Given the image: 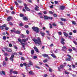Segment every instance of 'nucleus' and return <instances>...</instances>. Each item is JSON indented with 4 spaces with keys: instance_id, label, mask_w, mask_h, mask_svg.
Masks as SVG:
<instances>
[{
    "instance_id": "nucleus-1",
    "label": "nucleus",
    "mask_w": 77,
    "mask_h": 77,
    "mask_svg": "<svg viewBox=\"0 0 77 77\" xmlns=\"http://www.w3.org/2000/svg\"><path fill=\"white\" fill-rule=\"evenodd\" d=\"M32 41L35 42V44H38V45H41L42 43H41V38L39 37L37 38V40L35 39H33Z\"/></svg>"
},
{
    "instance_id": "nucleus-2",
    "label": "nucleus",
    "mask_w": 77,
    "mask_h": 77,
    "mask_svg": "<svg viewBox=\"0 0 77 77\" xmlns=\"http://www.w3.org/2000/svg\"><path fill=\"white\" fill-rule=\"evenodd\" d=\"M32 29L34 31H35L37 33H39V29L38 27L33 26L32 27Z\"/></svg>"
},
{
    "instance_id": "nucleus-3",
    "label": "nucleus",
    "mask_w": 77,
    "mask_h": 77,
    "mask_svg": "<svg viewBox=\"0 0 77 77\" xmlns=\"http://www.w3.org/2000/svg\"><path fill=\"white\" fill-rule=\"evenodd\" d=\"M5 27H6V24L3 25L2 26H0V29L2 30L5 29Z\"/></svg>"
},
{
    "instance_id": "nucleus-4",
    "label": "nucleus",
    "mask_w": 77,
    "mask_h": 77,
    "mask_svg": "<svg viewBox=\"0 0 77 77\" xmlns=\"http://www.w3.org/2000/svg\"><path fill=\"white\" fill-rule=\"evenodd\" d=\"M64 67H65V66H64V65H60V67H58V70H59V71H61V70H60L61 68V69H62Z\"/></svg>"
},
{
    "instance_id": "nucleus-5",
    "label": "nucleus",
    "mask_w": 77,
    "mask_h": 77,
    "mask_svg": "<svg viewBox=\"0 0 77 77\" xmlns=\"http://www.w3.org/2000/svg\"><path fill=\"white\" fill-rule=\"evenodd\" d=\"M64 41H65V39H63V38H62L61 39V43L63 44V45H65V42H64Z\"/></svg>"
},
{
    "instance_id": "nucleus-6",
    "label": "nucleus",
    "mask_w": 77,
    "mask_h": 77,
    "mask_svg": "<svg viewBox=\"0 0 77 77\" xmlns=\"http://www.w3.org/2000/svg\"><path fill=\"white\" fill-rule=\"evenodd\" d=\"M13 58H14V55H12L11 57L10 58V60L11 61H13L14 60Z\"/></svg>"
},
{
    "instance_id": "nucleus-7",
    "label": "nucleus",
    "mask_w": 77,
    "mask_h": 77,
    "mask_svg": "<svg viewBox=\"0 0 77 77\" xmlns=\"http://www.w3.org/2000/svg\"><path fill=\"white\" fill-rule=\"evenodd\" d=\"M12 18V17L11 16H9L8 17L7 19V21H9L10 20H11Z\"/></svg>"
},
{
    "instance_id": "nucleus-8",
    "label": "nucleus",
    "mask_w": 77,
    "mask_h": 77,
    "mask_svg": "<svg viewBox=\"0 0 77 77\" xmlns=\"http://www.w3.org/2000/svg\"><path fill=\"white\" fill-rule=\"evenodd\" d=\"M65 6L62 5V6H60V9L61 10H64V9H65Z\"/></svg>"
},
{
    "instance_id": "nucleus-9",
    "label": "nucleus",
    "mask_w": 77,
    "mask_h": 77,
    "mask_svg": "<svg viewBox=\"0 0 77 77\" xmlns=\"http://www.w3.org/2000/svg\"><path fill=\"white\" fill-rule=\"evenodd\" d=\"M6 51H8V52H11V51H12L10 49L6 48Z\"/></svg>"
},
{
    "instance_id": "nucleus-10",
    "label": "nucleus",
    "mask_w": 77,
    "mask_h": 77,
    "mask_svg": "<svg viewBox=\"0 0 77 77\" xmlns=\"http://www.w3.org/2000/svg\"><path fill=\"white\" fill-rule=\"evenodd\" d=\"M34 48L36 52H37V53H39V51H38V49L37 47H34Z\"/></svg>"
},
{
    "instance_id": "nucleus-11",
    "label": "nucleus",
    "mask_w": 77,
    "mask_h": 77,
    "mask_svg": "<svg viewBox=\"0 0 77 77\" xmlns=\"http://www.w3.org/2000/svg\"><path fill=\"white\" fill-rule=\"evenodd\" d=\"M25 8L26 10V11H30V9L28 8L27 7H25Z\"/></svg>"
},
{
    "instance_id": "nucleus-12",
    "label": "nucleus",
    "mask_w": 77,
    "mask_h": 77,
    "mask_svg": "<svg viewBox=\"0 0 77 77\" xmlns=\"http://www.w3.org/2000/svg\"><path fill=\"white\" fill-rule=\"evenodd\" d=\"M40 34H41V35L42 36H44L45 35V33L44 32H40Z\"/></svg>"
},
{
    "instance_id": "nucleus-13",
    "label": "nucleus",
    "mask_w": 77,
    "mask_h": 77,
    "mask_svg": "<svg viewBox=\"0 0 77 77\" xmlns=\"http://www.w3.org/2000/svg\"><path fill=\"white\" fill-rule=\"evenodd\" d=\"M23 20H25V21H26V20H27L28 19H27V18L26 17H23Z\"/></svg>"
},
{
    "instance_id": "nucleus-14",
    "label": "nucleus",
    "mask_w": 77,
    "mask_h": 77,
    "mask_svg": "<svg viewBox=\"0 0 77 77\" xmlns=\"http://www.w3.org/2000/svg\"><path fill=\"white\" fill-rule=\"evenodd\" d=\"M44 18V19H45L46 20H48V17L47 16H45Z\"/></svg>"
},
{
    "instance_id": "nucleus-15",
    "label": "nucleus",
    "mask_w": 77,
    "mask_h": 77,
    "mask_svg": "<svg viewBox=\"0 0 77 77\" xmlns=\"http://www.w3.org/2000/svg\"><path fill=\"white\" fill-rule=\"evenodd\" d=\"M63 33L65 36H66V37H67V36H68V34L66 33V32H64Z\"/></svg>"
},
{
    "instance_id": "nucleus-16",
    "label": "nucleus",
    "mask_w": 77,
    "mask_h": 77,
    "mask_svg": "<svg viewBox=\"0 0 77 77\" xmlns=\"http://www.w3.org/2000/svg\"><path fill=\"white\" fill-rule=\"evenodd\" d=\"M29 73L30 75H33L34 73L33 72H32V71H30L29 72Z\"/></svg>"
},
{
    "instance_id": "nucleus-17",
    "label": "nucleus",
    "mask_w": 77,
    "mask_h": 77,
    "mask_svg": "<svg viewBox=\"0 0 77 77\" xmlns=\"http://www.w3.org/2000/svg\"><path fill=\"white\" fill-rule=\"evenodd\" d=\"M42 56H43L44 57H47L48 56V55L46 54H43L42 55Z\"/></svg>"
},
{
    "instance_id": "nucleus-18",
    "label": "nucleus",
    "mask_w": 77,
    "mask_h": 77,
    "mask_svg": "<svg viewBox=\"0 0 77 77\" xmlns=\"http://www.w3.org/2000/svg\"><path fill=\"white\" fill-rule=\"evenodd\" d=\"M51 56H52V57H53L54 58H56V56L53 54H51Z\"/></svg>"
},
{
    "instance_id": "nucleus-19",
    "label": "nucleus",
    "mask_w": 77,
    "mask_h": 77,
    "mask_svg": "<svg viewBox=\"0 0 77 77\" xmlns=\"http://www.w3.org/2000/svg\"><path fill=\"white\" fill-rule=\"evenodd\" d=\"M72 23L73 24H74V25H75L76 24V23L75 21H72Z\"/></svg>"
},
{
    "instance_id": "nucleus-20",
    "label": "nucleus",
    "mask_w": 77,
    "mask_h": 77,
    "mask_svg": "<svg viewBox=\"0 0 77 77\" xmlns=\"http://www.w3.org/2000/svg\"><path fill=\"white\" fill-rule=\"evenodd\" d=\"M61 20L62 21H66V19H65L62 18L61 19Z\"/></svg>"
},
{
    "instance_id": "nucleus-21",
    "label": "nucleus",
    "mask_w": 77,
    "mask_h": 77,
    "mask_svg": "<svg viewBox=\"0 0 77 77\" xmlns=\"http://www.w3.org/2000/svg\"><path fill=\"white\" fill-rule=\"evenodd\" d=\"M29 65H33V63L31 61H29Z\"/></svg>"
},
{
    "instance_id": "nucleus-22",
    "label": "nucleus",
    "mask_w": 77,
    "mask_h": 77,
    "mask_svg": "<svg viewBox=\"0 0 77 77\" xmlns=\"http://www.w3.org/2000/svg\"><path fill=\"white\" fill-rule=\"evenodd\" d=\"M13 74H18V72L16 71H13Z\"/></svg>"
},
{
    "instance_id": "nucleus-23",
    "label": "nucleus",
    "mask_w": 77,
    "mask_h": 77,
    "mask_svg": "<svg viewBox=\"0 0 77 77\" xmlns=\"http://www.w3.org/2000/svg\"><path fill=\"white\" fill-rule=\"evenodd\" d=\"M70 60H71V58H68L66 59V61H68V60L69 61H70Z\"/></svg>"
},
{
    "instance_id": "nucleus-24",
    "label": "nucleus",
    "mask_w": 77,
    "mask_h": 77,
    "mask_svg": "<svg viewBox=\"0 0 77 77\" xmlns=\"http://www.w3.org/2000/svg\"><path fill=\"white\" fill-rule=\"evenodd\" d=\"M18 41L19 42H20V43L22 42L21 41V40L20 38H18Z\"/></svg>"
},
{
    "instance_id": "nucleus-25",
    "label": "nucleus",
    "mask_w": 77,
    "mask_h": 77,
    "mask_svg": "<svg viewBox=\"0 0 77 77\" xmlns=\"http://www.w3.org/2000/svg\"><path fill=\"white\" fill-rule=\"evenodd\" d=\"M31 53L32 54H34V50H32L31 51Z\"/></svg>"
},
{
    "instance_id": "nucleus-26",
    "label": "nucleus",
    "mask_w": 77,
    "mask_h": 77,
    "mask_svg": "<svg viewBox=\"0 0 77 77\" xmlns=\"http://www.w3.org/2000/svg\"><path fill=\"white\" fill-rule=\"evenodd\" d=\"M17 1L18 2V3H22V1L21 0H17Z\"/></svg>"
},
{
    "instance_id": "nucleus-27",
    "label": "nucleus",
    "mask_w": 77,
    "mask_h": 77,
    "mask_svg": "<svg viewBox=\"0 0 77 77\" xmlns=\"http://www.w3.org/2000/svg\"><path fill=\"white\" fill-rule=\"evenodd\" d=\"M52 25L54 26V27H56V26H57V25L56 24H55L54 23H53L52 24Z\"/></svg>"
},
{
    "instance_id": "nucleus-28",
    "label": "nucleus",
    "mask_w": 77,
    "mask_h": 77,
    "mask_svg": "<svg viewBox=\"0 0 77 77\" xmlns=\"http://www.w3.org/2000/svg\"><path fill=\"white\" fill-rule=\"evenodd\" d=\"M23 65H24V66H26V70H27V68H26V66L27 65V64L26 63H23Z\"/></svg>"
},
{
    "instance_id": "nucleus-29",
    "label": "nucleus",
    "mask_w": 77,
    "mask_h": 77,
    "mask_svg": "<svg viewBox=\"0 0 77 77\" xmlns=\"http://www.w3.org/2000/svg\"><path fill=\"white\" fill-rule=\"evenodd\" d=\"M49 25L50 26V29H52V28H53V27L52 26V25H51V23H49Z\"/></svg>"
},
{
    "instance_id": "nucleus-30",
    "label": "nucleus",
    "mask_w": 77,
    "mask_h": 77,
    "mask_svg": "<svg viewBox=\"0 0 77 77\" xmlns=\"http://www.w3.org/2000/svg\"><path fill=\"white\" fill-rule=\"evenodd\" d=\"M65 72L66 74L68 75L69 74V72H68L65 71Z\"/></svg>"
},
{
    "instance_id": "nucleus-31",
    "label": "nucleus",
    "mask_w": 77,
    "mask_h": 77,
    "mask_svg": "<svg viewBox=\"0 0 77 77\" xmlns=\"http://www.w3.org/2000/svg\"><path fill=\"white\" fill-rule=\"evenodd\" d=\"M3 65H6V63L5 61L3 62Z\"/></svg>"
},
{
    "instance_id": "nucleus-32",
    "label": "nucleus",
    "mask_w": 77,
    "mask_h": 77,
    "mask_svg": "<svg viewBox=\"0 0 77 77\" xmlns=\"http://www.w3.org/2000/svg\"><path fill=\"white\" fill-rule=\"evenodd\" d=\"M16 32L17 33V34H20V31L17 30L16 31Z\"/></svg>"
},
{
    "instance_id": "nucleus-33",
    "label": "nucleus",
    "mask_w": 77,
    "mask_h": 77,
    "mask_svg": "<svg viewBox=\"0 0 77 77\" xmlns=\"http://www.w3.org/2000/svg\"><path fill=\"white\" fill-rule=\"evenodd\" d=\"M27 67H30V65L29 64H26V68H27Z\"/></svg>"
},
{
    "instance_id": "nucleus-34",
    "label": "nucleus",
    "mask_w": 77,
    "mask_h": 77,
    "mask_svg": "<svg viewBox=\"0 0 77 77\" xmlns=\"http://www.w3.org/2000/svg\"><path fill=\"white\" fill-rule=\"evenodd\" d=\"M11 33H13V32H15V30L13 29H11Z\"/></svg>"
},
{
    "instance_id": "nucleus-35",
    "label": "nucleus",
    "mask_w": 77,
    "mask_h": 77,
    "mask_svg": "<svg viewBox=\"0 0 77 77\" xmlns=\"http://www.w3.org/2000/svg\"><path fill=\"white\" fill-rule=\"evenodd\" d=\"M20 16L21 17H23L24 16V14H20Z\"/></svg>"
},
{
    "instance_id": "nucleus-36",
    "label": "nucleus",
    "mask_w": 77,
    "mask_h": 77,
    "mask_svg": "<svg viewBox=\"0 0 77 77\" xmlns=\"http://www.w3.org/2000/svg\"><path fill=\"white\" fill-rule=\"evenodd\" d=\"M14 3H15L16 6H18V3H17V2H15Z\"/></svg>"
},
{
    "instance_id": "nucleus-37",
    "label": "nucleus",
    "mask_w": 77,
    "mask_h": 77,
    "mask_svg": "<svg viewBox=\"0 0 77 77\" xmlns=\"http://www.w3.org/2000/svg\"><path fill=\"white\" fill-rule=\"evenodd\" d=\"M53 20V17H48V20Z\"/></svg>"
},
{
    "instance_id": "nucleus-38",
    "label": "nucleus",
    "mask_w": 77,
    "mask_h": 77,
    "mask_svg": "<svg viewBox=\"0 0 77 77\" xmlns=\"http://www.w3.org/2000/svg\"><path fill=\"white\" fill-rule=\"evenodd\" d=\"M19 26H23V24L22 23H20L19 24Z\"/></svg>"
},
{
    "instance_id": "nucleus-39",
    "label": "nucleus",
    "mask_w": 77,
    "mask_h": 77,
    "mask_svg": "<svg viewBox=\"0 0 77 77\" xmlns=\"http://www.w3.org/2000/svg\"><path fill=\"white\" fill-rule=\"evenodd\" d=\"M62 48L63 49H64V50L66 49V46H63L62 47Z\"/></svg>"
},
{
    "instance_id": "nucleus-40",
    "label": "nucleus",
    "mask_w": 77,
    "mask_h": 77,
    "mask_svg": "<svg viewBox=\"0 0 77 77\" xmlns=\"http://www.w3.org/2000/svg\"><path fill=\"white\" fill-rule=\"evenodd\" d=\"M35 10L37 11H39V9H38V8H35Z\"/></svg>"
},
{
    "instance_id": "nucleus-41",
    "label": "nucleus",
    "mask_w": 77,
    "mask_h": 77,
    "mask_svg": "<svg viewBox=\"0 0 77 77\" xmlns=\"http://www.w3.org/2000/svg\"><path fill=\"white\" fill-rule=\"evenodd\" d=\"M5 61H8V58L7 57H5Z\"/></svg>"
},
{
    "instance_id": "nucleus-42",
    "label": "nucleus",
    "mask_w": 77,
    "mask_h": 77,
    "mask_svg": "<svg viewBox=\"0 0 77 77\" xmlns=\"http://www.w3.org/2000/svg\"><path fill=\"white\" fill-rule=\"evenodd\" d=\"M52 69H51V68H49V71L50 72H52Z\"/></svg>"
},
{
    "instance_id": "nucleus-43",
    "label": "nucleus",
    "mask_w": 77,
    "mask_h": 77,
    "mask_svg": "<svg viewBox=\"0 0 77 77\" xmlns=\"http://www.w3.org/2000/svg\"><path fill=\"white\" fill-rule=\"evenodd\" d=\"M20 44L23 45V46L25 45V44H24V43L22 42Z\"/></svg>"
},
{
    "instance_id": "nucleus-44",
    "label": "nucleus",
    "mask_w": 77,
    "mask_h": 77,
    "mask_svg": "<svg viewBox=\"0 0 77 77\" xmlns=\"http://www.w3.org/2000/svg\"><path fill=\"white\" fill-rule=\"evenodd\" d=\"M72 48L73 50H75V51L76 50V49L74 47H72Z\"/></svg>"
},
{
    "instance_id": "nucleus-45",
    "label": "nucleus",
    "mask_w": 77,
    "mask_h": 77,
    "mask_svg": "<svg viewBox=\"0 0 77 77\" xmlns=\"http://www.w3.org/2000/svg\"><path fill=\"white\" fill-rule=\"evenodd\" d=\"M9 47H12V45L11 44H10L9 45Z\"/></svg>"
},
{
    "instance_id": "nucleus-46",
    "label": "nucleus",
    "mask_w": 77,
    "mask_h": 77,
    "mask_svg": "<svg viewBox=\"0 0 77 77\" xmlns=\"http://www.w3.org/2000/svg\"><path fill=\"white\" fill-rule=\"evenodd\" d=\"M3 39L4 40H5V39H6V36H4L3 37Z\"/></svg>"
},
{
    "instance_id": "nucleus-47",
    "label": "nucleus",
    "mask_w": 77,
    "mask_h": 77,
    "mask_svg": "<svg viewBox=\"0 0 77 77\" xmlns=\"http://www.w3.org/2000/svg\"><path fill=\"white\" fill-rule=\"evenodd\" d=\"M54 3H55V4H57V3H58V1H55Z\"/></svg>"
},
{
    "instance_id": "nucleus-48",
    "label": "nucleus",
    "mask_w": 77,
    "mask_h": 77,
    "mask_svg": "<svg viewBox=\"0 0 77 77\" xmlns=\"http://www.w3.org/2000/svg\"><path fill=\"white\" fill-rule=\"evenodd\" d=\"M47 62V60H43V62H44V63H45L46 62Z\"/></svg>"
},
{
    "instance_id": "nucleus-49",
    "label": "nucleus",
    "mask_w": 77,
    "mask_h": 77,
    "mask_svg": "<svg viewBox=\"0 0 77 77\" xmlns=\"http://www.w3.org/2000/svg\"><path fill=\"white\" fill-rule=\"evenodd\" d=\"M2 73L4 75H5V72L3 71H2Z\"/></svg>"
},
{
    "instance_id": "nucleus-50",
    "label": "nucleus",
    "mask_w": 77,
    "mask_h": 77,
    "mask_svg": "<svg viewBox=\"0 0 77 77\" xmlns=\"http://www.w3.org/2000/svg\"><path fill=\"white\" fill-rule=\"evenodd\" d=\"M69 51H70V52H71L72 51V50L71 49H69Z\"/></svg>"
},
{
    "instance_id": "nucleus-51",
    "label": "nucleus",
    "mask_w": 77,
    "mask_h": 77,
    "mask_svg": "<svg viewBox=\"0 0 77 77\" xmlns=\"http://www.w3.org/2000/svg\"><path fill=\"white\" fill-rule=\"evenodd\" d=\"M26 40L24 39H22V42H26Z\"/></svg>"
},
{
    "instance_id": "nucleus-52",
    "label": "nucleus",
    "mask_w": 77,
    "mask_h": 77,
    "mask_svg": "<svg viewBox=\"0 0 77 77\" xmlns=\"http://www.w3.org/2000/svg\"><path fill=\"white\" fill-rule=\"evenodd\" d=\"M14 47L15 48V49H16V50H17V49H18V48L15 46H14Z\"/></svg>"
},
{
    "instance_id": "nucleus-53",
    "label": "nucleus",
    "mask_w": 77,
    "mask_h": 77,
    "mask_svg": "<svg viewBox=\"0 0 77 77\" xmlns=\"http://www.w3.org/2000/svg\"><path fill=\"white\" fill-rule=\"evenodd\" d=\"M26 32L27 34H29V31L28 30L26 31Z\"/></svg>"
},
{
    "instance_id": "nucleus-54",
    "label": "nucleus",
    "mask_w": 77,
    "mask_h": 77,
    "mask_svg": "<svg viewBox=\"0 0 77 77\" xmlns=\"http://www.w3.org/2000/svg\"><path fill=\"white\" fill-rule=\"evenodd\" d=\"M67 56L69 57V58H71V56L70 55L68 54V55H67Z\"/></svg>"
},
{
    "instance_id": "nucleus-55",
    "label": "nucleus",
    "mask_w": 77,
    "mask_h": 77,
    "mask_svg": "<svg viewBox=\"0 0 77 77\" xmlns=\"http://www.w3.org/2000/svg\"><path fill=\"white\" fill-rule=\"evenodd\" d=\"M10 25H11V26H12L13 25V23H12L11 22H10L9 23Z\"/></svg>"
},
{
    "instance_id": "nucleus-56",
    "label": "nucleus",
    "mask_w": 77,
    "mask_h": 77,
    "mask_svg": "<svg viewBox=\"0 0 77 77\" xmlns=\"http://www.w3.org/2000/svg\"><path fill=\"white\" fill-rule=\"evenodd\" d=\"M5 30H8V29H9V28H8V27H5Z\"/></svg>"
},
{
    "instance_id": "nucleus-57",
    "label": "nucleus",
    "mask_w": 77,
    "mask_h": 77,
    "mask_svg": "<svg viewBox=\"0 0 77 77\" xmlns=\"http://www.w3.org/2000/svg\"><path fill=\"white\" fill-rule=\"evenodd\" d=\"M58 34L59 35H62V33L61 32H58Z\"/></svg>"
},
{
    "instance_id": "nucleus-58",
    "label": "nucleus",
    "mask_w": 77,
    "mask_h": 77,
    "mask_svg": "<svg viewBox=\"0 0 77 77\" xmlns=\"http://www.w3.org/2000/svg\"><path fill=\"white\" fill-rule=\"evenodd\" d=\"M38 14L39 15H42V14L41 13H39Z\"/></svg>"
},
{
    "instance_id": "nucleus-59",
    "label": "nucleus",
    "mask_w": 77,
    "mask_h": 77,
    "mask_svg": "<svg viewBox=\"0 0 77 77\" xmlns=\"http://www.w3.org/2000/svg\"><path fill=\"white\" fill-rule=\"evenodd\" d=\"M25 28H28L29 26H28V25H26L25 26Z\"/></svg>"
},
{
    "instance_id": "nucleus-60",
    "label": "nucleus",
    "mask_w": 77,
    "mask_h": 77,
    "mask_svg": "<svg viewBox=\"0 0 77 77\" xmlns=\"http://www.w3.org/2000/svg\"><path fill=\"white\" fill-rule=\"evenodd\" d=\"M73 43H74V44H75V45H77V43H76V42H75L74 41H73Z\"/></svg>"
},
{
    "instance_id": "nucleus-61",
    "label": "nucleus",
    "mask_w": 77,
    "mask_h": 77,
    "mask_svg": "<svg viewBox=\"0 0 77 77\" xmlns=\"http://www.w3.org/2000/svg\"><path fill=\"white\" fill-rule=\"evenodd\" d=\"M13 71V69H11L10 70V73H11V72H12Z\"/></svg>"
},
{
    "instance_id": "nucleus-62",
    "label": "nucleus",
    "mask_w": 77,
    "mask_h": 77,
    "mask_svg": "<svg viewBox=\"0 0 77 77\" xmlns=\"http://www.w3.org/2000/svg\"><path fill=\"white\" fill-rule=\"evenodd\" d=\"M21 60H24V59H25V58H24L23 57H22L21 58Z\"/></svg>"
},
{
    "instance_id": "nucleus-63",
    "label": "nucleus",
    "mask_w": 77,
    "mask_h": 77,
    "mask_svg": "<svg viewBox=\"0 0 77 77\" xmlns=\"http://www.w3.org/2000/svg\"><path fill=\"white\" fill-rule=\"evenodd\" d=\"M49 13H50V14H53V13L52 11H49Z\"/></svg>"
},
{
    "instance_id": "nucleus-64",
    "label": "nucleus",
    "mask_w": 77,
    "mask_h": 77,
    "mask_svg": "<svg viewBox=\"0 0 77 77\" xmlns=\"http://www.w3.org/2000/svg\"><path fill=\"white\" fill-rule=\"evenodd\" d=\"M11 14H15V12L14 11H12L11 12Z\"/></svg>"
}]
</instances>
